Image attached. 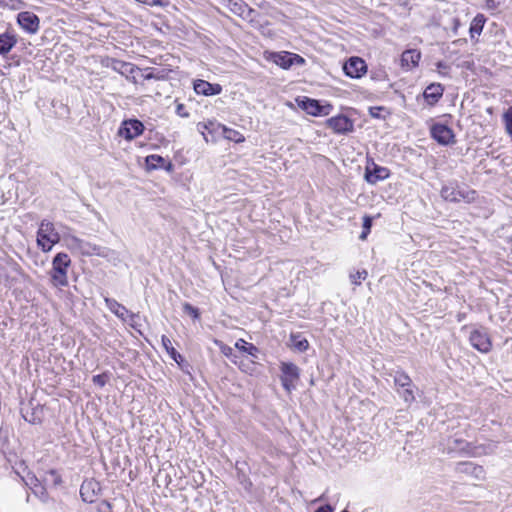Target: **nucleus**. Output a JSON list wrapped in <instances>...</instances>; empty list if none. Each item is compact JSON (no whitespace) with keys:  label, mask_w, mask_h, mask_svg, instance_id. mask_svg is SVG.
I'll return each mask as SVG.
<instances>
[{"label":"nucleus","mask_w":512,"mask_h":512,"mask_svg":"<svg viewBox=\"0 0 512 512\" xmlns=\"http://www.w3.org/2000/svg\"><path fill=\"white\" fill-rule=\"evenodd\" d=\"M441 197L445 201L458 203H471L476 198V191L466 186H461L457 182H449L444 185L440 191Z\"/></svg>","instance_id":"1"},{"label":"nucleus","mask_w":512,"mask_h":512,"mask_svg":"<svg viewBox=\"0 0 512 512\" xmlns=\"http://www.w3.org/2000/svg\"><path fill=\"white\" fill-rule=\"evenodd\" d=\"M71 265V259L67 253H57L52 260V270L50 272L51 282L55 287H65L68 285V268Z\"/></svg>","instance_id":"2"},{"label":"nucleus","mask_w":512,"mask_h":512,"mask_svg":"<svg viewBox=\"0 0 512 512\" xmlns=\"http://www.w3.org/2000/svg\"><path fill=\"white\" fill-rule=\"evenodd\" d=\"M60 241V235L56 231L54 224L48 220L40 223L37 231V244L43 252H48Z\"/></svg>","instance_id":"3"},{"label":"nucleus","mask_w":512,"mask_h":512,"mask_svg":"<svg viewBox=\"0 0 512 512\" xmlns=\"http://www.w3.org/2000/svg\"><path fill=\"white\" fill-rule=\"evenodd\" d=\"M280 370L282 373L280 377L282 386L287 392H291L296 388V382L300 377V369L294 363L282 362Z\"/></svg>","instance_id":"4"},{"label":"nucleus","mask_w":512,"mask_h":512,"mask_svg":"<svg viewBox=\"0 0 512 512\" xmlns=\"http://www.w3.org/2000/svg\"><path fill=\"white\" fill-rule=\"evenodd\" d=\"M298 106L312 116H326L332 110V105H321L318 100L306 96L296 99Z\"/></svg>","instance_id":"5"},{"label":"nucleus","mask_w":512,"mask_h":512,"mask_svg":"<svg viewBox=\"0 0 512 512\" xmlns=\"http://www.w3.org/2000/svg\"><path fill=\"white\" fill-rule=\"evenodd\" d=\"M144 124L138 119H128L121 123L118 134L124 139L131 141L144 132Z\"/></svg>","instance_id":"6"},{"label":"nucleus","mask_w":512,"mask_h":512,"mask_svg":"<svg viewBox=\"0 0 512 512\" xmlns=\"http://www.w3.org/2000/svg\"><path fill=\"white\" fill-rule=\"evenodd\" d=\"M17 23L29 34H35L40 27L39 17L30 11H23L17 15Z\"/></svg>","instance_id":"7"},{"label":"nucleus","mask_w":512,"mask_h":512,"mask_svg":"<svg viewBox=\"0 0 512 512\" xmlns=\"http://www.w3.org/2000/svg\"><path fill=\"white\" fill-rule=\"evenodd\" d=\"M431 136L441 145L454 143V133L447 125L436 123L431 127Z\"/></svg>","instance_id":"8"},{"label":"nucleus","mask_w":512,"mask_h":512,"mask_svg":"<svg viewBox=\"0 0 512 512\" xmlns=\"http://www.w3.org/2000/svg\"><path fill=\"white\" fill-rule=\"evenodd\" d=\"M344 73L350 78H360L367 71L365 61L359 57H351L343 66Z\"/></svg>","instance_id":"9"},{"label":"nucleus","mask_w":512,"mask_h":512,"mask_svg":"<svg viewBox=\"0 0 512 512\" xmlns=\"http://www.w3.org/2000/svg\"><path fill=\"white\" fill-rule=\"evenodd\" d=\"M327 126L337 134H346L354 129L353 121L345 115H337L327 120Z\"/></svg>","instance_id":"10"},{"label":"nucleus","mask_w":512,"mask_h":512,"mask_svg":"<svg viewBox=\"0 0 512 512\" xmlns=\"http://www.w3.org/2000/svg\"><path fill=\"white\" fill-rule=\"evenodd\" d=\"M469 340L471 345L480 352L487 353L491 350L492 344L485 330H473L470 333Z\"/></svg>","instance_id":"11"},{"label":"nucleus","mask_w":512,"mask_h":512,"mask_svg":"<svg viewBox=\"0 0 512 512\" xmlns=\"http://www.w3.org/2000/svg\"><path fill=\"white\" fill-rule=\"evenodd\" d=\"M455 471L460 474L469 475L476 480H483L485 478L484 468L473 462H458L455 466Z\"/></svg>","instance_id":"12"},{"label":"nucleus","mask_w":512,"mask_h":512,"mask_svg":"<svg viewBox=\"0 0 512 512\" xmlns=\"http://www.w3.org/2000/svg\"><path fill=\"white\" fill-rule=\"evenodd\" d=\"M470 443L462 438L450 437L447 439L444 452L451 453H469Z\"/></svg>","instance_id":"13"},{"label":"nucleus","mask_w":512,"mask_h":512,"mask_svg":"<svg viewBox=\"0 0 512 512\" xmlns=\"http://www.w3.org/2000/svg\"><path fill=\"white\" fill-rule=\"evenodd\" d=\"M106 67H110L114 71L120 73L121 75H128L134 73L136 70H139L137 66L132 63L125 62L122 60H118L115 58H108Z\"/></svg>","instance_id":"14"},{"label":"nucleus","mask_w":512,"mask_h":512,"mask_svg":"<svg viewBox=\"0 0 512 512\" xmlns=\"http://www.w3.org/2000/svg\"><path fill=\"white\" fill-rule=\"evenodd\" d=\"M389 174L390 172L387 168L373 164L372 168H366L365 180L370 184H376L378 181L388 178Z\"/></svg>","instance_id":"15"},{"label":"nucleus","mask_w":512,"mask_h":512,"mask_svg":"<svg viewBox=\"0 0 512 512\" xmlns=\"http://www.w3.org/2000/svg\"><path fill=\"white\" fill-rule=\"evenodd\" d=\"M194 91L199 95L213 96L220 94L222 88L219 84H211L205 80H196L194 82Z\"/></svg>","instance_id":"16"},{"label":"nucleus","mask_w":512,"mask_h":512,"mask_svg":"<svg viewBox=\"0 0 512 512\" xmlns=\"http://www.w3.org/2000/svg\"><path fill=\"white\" fill-rule=\"evenodd\" d=\"M100 486L94 481H85L80 487V495L84 502L93 503L96 499Z\"/></svg>","instance_id":"17"},{"label":"nucleus","mask_w":512,"mask_h":512,"mask_svg":"<svg viewBox=\"0 0 512 512\" xmlns=\"http://www.w3.org/2000/svg\"><path fill=\"white\" fill-rule=\"evenodd\" d=\"M444 87L440 83H432L426 87L423 97L429 105H435L443 96Z\"/></svg>","instance_id":"18"},{"label":"nucleus","mask_w":512,"mask_h":512,"mask_svg":"<svg viewBox=\"0 0 512 512\" xmlns=\"http://www.w3.org/2000/svg\"><path fill=\"white\" fill-rule=\"evenodd\" d=\"M145 162L148 170H156L162 168L166 171H171L173 169V164L160 155H149L146 157Z\"/></svg>","instance_id":"19"},{"label":"nucleus","mask_w":512,"mask_h":512,"mask_svg":"<svg viewBox=\"0 0 512 512\" xmlns=\"http://www.w3.org/2000/svg\"><path fill=\"white\" fill-rule=\"evenodd\" d=\"M421 53L416 49H409L402 53L401 63L403 67H415L418 65Z\"/></svg>","instance_id":"20"},{"label":"nucleus","mask_w":512,"mask_h":512,"mask_svg":"<svg viewBox=\"0 0 512 512\" xmlns=\"http://www.w3.org/2000/svg\"><path fill=\"white\" fill-rule=\"evenodd\" d=\"M17 38L10 32L0 34V54L5 55L16 45Z\"/></svg>","instance_id":"21"},{"label":"nucleus","mask_w":512,"mask_h":512,"mask_svg":"<svg viewBox=\"0 0 512 512\" xmlns=\"http://www.w3.org/2000/svg\"><path fill=\"white\" fill-rule=\"evenodd\" d=\"M105 303L108 309L114 313L118 318L126 321V314H129V310L115 299L105 298Z\"/></svg>","instance_id":"22"},{"label":"nucleus","mask_w":512,"mask_h":512,"mask_svg":"<svg viewBox=\"0 0 512 512\" xmlns=\"http://www.w3.org/2000/svg\"><path fill=\"white\" fill-rule=\"evenodd\" d=\"M485 22L486 17L483 14H477L473 18L469 28L471 39H474L476 36H479L482 33Z\"/></svg>","instance_id":"23"},{"label":"nucleus","mask_w":512,"mask_h":512,"mask_svg":"<svg viewBox=\"0 0 512 512\" xmlns=\"http://www.w3.org/2000/svg\"><path fill=\"white\" fill-rule=\"evenodd\" d=\"M292 53L282 51L277 52L272 55L273 62L280 66L283 69H289L293 66V61H291Z\"/></svg>","instance_id":"24"},{"label":"nucleus","mask_w":512,"mask_h":512,"mask_svg":"<svg viewBox=\"0 0 512 512\" xmlns=\"http://www.w3.org/2000/svg\"><path fill=\"white\" fill-rule=\"evenodd\" d=\"M290 342L291 346L299 352H304L309 348L308 340L305 337H303L300 333H292L290 335Z\"/></svg>","instance_id":"25"},{"label":"nucleus","mask_w":512,"mask_h":512,"mask_svg":"<svg viewBox=\"0 0 512 512\" xmlns=\"http://www.w3.org/2000/svg\"><path fill=\"white\" fill-rule=\"evenodd\" d=\"M161 342L166 350V352L170 355V357L178 364L183 360L182 356L176 351V349L172 346L171 340L166 336L162 335Z\"/></svg>","instance_id":"26"},{"label":"nucleus","mask_w":512,"mask_h":512,"mask_svg":"<svg viewBox=\"0 0 512 512\" xmlns=\"http://www.w3.org/2000/svg\"><path fill=\"white\" fill-rule=\"evenodd\" d=\"M394 383L397 387L405 388L412 387V380L409 375L404 371H396L394 375Z\"/></svg>","instance_id":"27"},{"label":"nucleus","mask_w":512,"mask_h":512,"mask_svg":"<svg viewBox=\"0 0 512 512\" xmlns=\"http://www.w3.org/2000/svg\"><path fill=\"white\" fill-rule=\"evenodd\" d=\"M235 347L238 350L243 351L253 357H256V354L258 353V348L255 345H253L252 343H248L243 339H239L236 342Z\"/></svg>","instance_id":"28"},{"label":"nucleus","mask_w":512,"mask_h":512,"mask_svg":"<svg viewBox=\"0 0 512 512\" xmlns=\"http://www.w3.org/2000/svg\"><path fill=\"white\" fill-rule=\"evenodd\" d=\"M247 5H248V4H247V3H245V2H244V1H242V0H238V1H229L228 8H229V10H230L233 14H235V15H237V16H239V17H241V16L243 15V13H244V11H245V9H246Z\"/></svg>","instance_id":"29"},{"label":"nucleus","mask_w":512,"mask_h":512,"mask_svg":"<svg viewBox=\"0 0 512 512\" xmlns=\"http://www.w3.org/2000/svg\"><path fill=\"white\" fill-rule=\"evenodd\" d=\"M503 122L506 132L512 136V106H510L503 114Z\"/></svg>","instance_id":"30"},{"label":"nucleus","mask_w":512,"mask_h":512,"mask_svg":"<svg viewBox=\"0 0 512 512\" xmlns=\"http://www.w3.org/2000/svg\"><path fill=\"white\" fill-rule=\"evenodd\" d=\"M363 230L359 236V238L361 240H365L368 236V234L370 233V230H371V227H372V217L370 216H365L363 218Z\"/></svg>","instance_id":"31"},{"label":"nucleus","mask_w":512,"mask_h":512,"mask_svg":"<svg viewBox=\"0 0 512 512\" xmlns=\"http://www.w3.org/2000/svg\"><path fill=\"white\" fill-rule=\"evenodd\" d=\"M367 276H368V272L365 269H363V270L357 271L355 273H351L350 280L353 284L359 285L360 280H365L367 278Z\"/></svg>","instance_id":"32"},{"label":"nucleus","mask_w":512,"mask_h":512,"mask_svg":"<svg viewBox=\"0 0 512 512\" xmlns=\"http://www.w3.org/2000/svg\"><path fill=\"white\" fill-rule=\"evenodd\" d=\"M257 15H258L257 11L247 5L241 18L245 21H248L249 23H253V22H255Z\"/></svg>","instance_id":"33"},{"label":"nucleus","mask_w":512,"mask_h":512,"mask_svg":"<svg viewBox=\"0 0 512 512\" xmlns=\"http://www.w3.org/2000/svg\"><path fill=\"white\" fill-rule=\"evenodd\" d=\"M401 397L407 404H411L415 401V395L412 387H405L403 392L401 393Z\"/></svg>","instance_id":"34"},{"label":"nucleus","mask_w":512,"mask_h":512,"mask_svg":"<svg viewBox=\"0 0 512 512\" xmlns=\"http://www.w3.org/2000/svg\"><path fill=\"white\" fill-rule=\"evenodd\" d=\"M25 484L33 491L34 494H38V486L41 485L39 480L34 476H28L27 479L24 480Z\"/></svg>","instance_id":"35"},{"label":"nucleus","mask_w":512,"mask_h":512,"mask_svg":"<svg viewBox=\"0 0 512 512\" xmlns=\"http://www.w3.org/2000/svg\"><path fill=\"white\" fill-rule=\"evenodd\" d=\"M183 310L187 314L191 315L194 319H199V317H200L199 309L192 306L190 303H184Z\"/></svg>","instance_id":"36"},{"label":"nucleus","mask_w":512,"mask_h":512,"mask_svg":"<svg viewBox=\"0 0 512 512\" xmlns=\"http://www.w3.org/2000/svg\"><path fill=\"white\" fill-rule=\"evenodd\" d=\"M215 343L219 346L220 348V351L222 354H224L226 357H231L232 354H233V349L232 347L220 342V341H215Z\"/></svg>","instance_id":"37"},{"label":"nucleus","mask_w":512,"mask_h":512,"mask_svg":"<svg viewBox=\"0 0 512 512\" xmlns=\"http://www.w3.org/2000/svg\"><path fill=\"white\" fill-rule=\"evenodd\" d=\"M24 419L31 424H39L41 422L40 417L36 415V412L32 411L30 414L26 413L23 415Z\"/></svg>","instance_id":"38"},{"label":"nucleus","mask_w":512,"mask_h":512,"mask_svg":"<svg viewBox=\"0 0 512 512\" xmlns=\"http://www.w3.org/2000/svg\"><path fill=\"white\" fill-rule=\"evenodd\" d=\"M106 248H103L101 246L93 245L91 246V253L95 254L97 256L105 257L106 256Z\"/></svg>","instance_id":"39"},{"label":"nucleus","mask_w":512,"mask_h":512,"mask_svg":"<svg viewBox=\"0 0 512 512\" xmlns=\"http://www.w3.org/2000/svg\"><path fill=\"white\" fill-rule=\"evenodd\" d=\"M126 316L129 317V320H128L129 325L132 328L137 329L136 319L139 318V315L129 311V314H126Z\"/></svg>","instance_id":"40"},{"label":"nucleus","mask_w":512,"mask_h":512,"mask_svg":"<svg viewBox=\"0 0 512 512\" xmlns=\"http://www.w3.org/2000/svg\"><path fill=\"white\" fill-rule=\"evenodd\" d=\"M92 381L95 385H98L100 387H103L105 386L106 384V380H105V377L104 375H94L93 378H92Z\"/></svg>","instance_id":"41"},{"label":"nucleus","mask_w":512,"mask_h":512,"mask_svg":"<svg viewBox=\"0 0 512 512\" xmlns=\"http://www.w3.org/2000/svg\"><path fill=\"white\" fill-rule=\"evenodd\" d=\"M291 61H293V66L294 65H302L305 62L303 57H301L298 54H294V53H292Z\"/></svg>","instance_id":"42"},{"label":"nucleus","mask_w":512,"mask_h":512,"mask_svg":"<svg viewBox=\"0 0 512 512\" xmlns=\"http://www.w3.org/2000/svg\"><path fill=\"white\" fill-rule=\"evenodd\" d=\"M164 76L163 75H159V74H155L154 72L150 71L149 73L145 74L144 75V79L145 80H151V79H156V80H160V79H163Z\"/></svg>","instance_id":"43"},{"label":"nucleus","mask_w":512,"mask_h":512,"mask_svg":"<svg viewBox=\"0 0 512 512\" xmlns=\"http://www.w3.org/2000/svg\"><path fill=\"white\" fill-rule=\"evenodd\" d=\"M240 483L242 484L245 490H249L252 486V482L245 475L242 476Z\"/></svg>","instance_id":"44"},{"label":"nucleus","mask_w":512,"mask_h":512,"mask_svg":"<svg viewBox=\"0 0 512 512\" xmlns=\"http://www.w3.org/2000/svg\"><path fill=\"white\" fill-rule=\"evenodd\" d=\"M38 494H36L37 496H39L42 500H44V498L46 497L47 493L44 489V487L42 485H39L38 488Z\"/></svg>","instance_id":"45"},{"label":"nucleus","mask_w":512,"mask_h":512,"mask_svg":"<svg viewBox=\"0 0 512 512\" xmlns=\"http://www.w3.org/2000/svg\"><path fill=\"white\" fill-rule=\"evenodd\" d=\"M315 512H333V509L330 505H324L319 507Z\"/></svg>","instance_id":"46"},{"label":"nucleus","mask_w":512,"mask_h":512,"mask_svg":"<svg viewBox=\"0 0 512 512\" xmlns=\"http://www.w3.org/2000/svg\"><path fill=\"white\" fill-rule=\"evenodd\" d=\"M183 110H184V105H183V104H179V105L177 106V110H176V111H177V114H178V115H180V116H182V117H187V116H188V113H184V112H183Z\"/></svg>","instance_id":"47"},{"label":"nucleus","mask_w":512,"mask_h":512,"mask_svg":"<svg viewBox=\"0 0 512 512\" xmlns=\"http://www.w3.org/2000/svg\"><path fill=\"white\" fill-rule=\"evenodd\" d=\"M197 129H198L199 132H201L204 135L203 130L207 129V125L205 123H201L200 122V123L197 124Z\"/></svg>","instance_id":"48"},{"label":"nucleus","mask_w":512,"mask_h":512,"mask_svg":"<svg viewBox=\"0 0 512 512\" xmlns=\"http://www.w3.org/2000/svg\"><path fill=\"white\" fill-rule=\"evenodd\" d=\"M437 67L438 68H443V67H446L445 64L443 62H438L437 63Z\"/></svg>","instance_id":"49"},{"label":"nucleus","mask_w":512,"mask_h":512,"mask_svg":"<svg viewBox=\"0 0 512 512\" xmlns=\"http://www.w3.org/2000/svg\"><path fill=\"white\" fill-rule=\"evenodd\" d=\"M230 133H233L232 137H234V138H235L236 135H239V133L237 131H235V130H230Z\"/></svg>","instance_id":"50"},{"label":"nucleus","mask_w":512,"mask_h":512,"mask_svg":"<svg viewBox=\"0 0 512 512\" xmlns=\"http://www.w3.org/2000/svg\"><path fill=\"white\" fill-rule=\"evenodd\" d=\"M230 133H233L232 137H234V138H235L236 135H239V133L237 131H235V130H230Z\"/></svg>","instance_id":"51"},{"label":"nucleus","mask_w":512,"mask_h":512,"mask_svg":"<svg viewBox=\"0 0 512 512\" xmlns=\"http://www.w3.org/2000/svg\"><path fill=\"white\" fill-rule=\"evenodd\" d=\"M227 137H228V139H234L235 141H239L240 140V139H236V138L232 137V135H228Z\"/></svg>","instance_id":"52"},{"label":"nucleus","mask_w":512,"mask_h":512,"mask_svg":"<svg viewBox=\"0 0 512 512\" xmlns=\"http://www.w3.org/2000/svg\"><path fill=\"white\" fill-rule=\"evenodd\" d=\"M60 481H61V480H60V478H59V477H57V479L55 480V483L57 484V483H59Z\"/></svg>","instance_id":"53"},{"label":"nucleus","mask_w":512,"mask_h":512,"mask_svg":"<svg viewBox=\"0 0 512 512\" xmlns=\"http://www.w3.org/2000/svg\"><path fill=\"white\" fill-rule=\"evenodd\" d=\"M50 473H51L52 475H55V474H56V472H55L54 470H51V472H50Z\"/></svg>","instance_id":"54"}]
</instances>
